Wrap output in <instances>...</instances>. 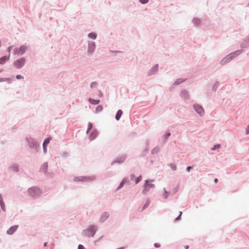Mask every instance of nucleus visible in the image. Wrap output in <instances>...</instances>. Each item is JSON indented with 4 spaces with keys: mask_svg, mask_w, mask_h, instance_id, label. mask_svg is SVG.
<instances>
[{
    "mask_svg": "<svg viewBox=\"0 0 249 249\" xmlns=\"http://www.w3.org/2000/svg\"><path fill=\"white\" fill-rule=\"evenodd\" d=\"M243 52V49H239L231 53H230L227 55L220 61V65L221 66H223L228 63L232 60H233L234 58L241 54Z\"/></svg>",
    "mask_w": 249,
    "mask_h": 249,
    "instance_id": "1",
    "label": "nucleus"
},
{
    "mask_svg": "<svg viewBox=\"0 0 249 249\" xmlns=\"http://www.w3.org/2000/svg\"><path fill=\"white\" fill-rule=\"evenodd\" d=\"M98 231V227L96 225L91 224L88 226V227L84 229L81 234L83 236L88 237H93Z\"/></svg>",
    "mask_w": 249,
    "mask_h": 249,
    "instance_id": "2",
    "label": "nucleus"
},
{
    "mask_svg": "<svg viewBox=\"0 0 249 249\" xmlns=\"http://www.w3.org/2000/svg\"><path fill=\"white\" fill-rule=\"evenodd\" d=\"M124 52L110 50V63L123 59Z\"/></svg>",
    "mask_w": 249,
    "mask_h": 249,
    "instance_id": "3",
    "label": "nucleus"
},
{
    "mask_svg": "<svg viewBox=\"0 0 249 249\" xmlns=\"http://www.w3.org/2000/svg\"><path fill=\"white\" fill-rule=\"evenodd\" d=\"M25 141L27 142L30 148L34 149L36 152H38L40 150L39 143L33 137H26Z\"/></svg>",
    "mask_w": 249,
    "mask_h": 249,
    "instance_id": "4",
    "label": "nucleus"
},
{
    "mask_svg": "<svg viewBox=\"0 0 249 249\" xmlns=\"http://www.w3.org/2000/svg\"><path fill=\"white\" fill-rule=\"evenodd\" d=\"M96 179V177L95 176H77L73 178V181L75 182H91Z\"/></svg>",
    "mask_w": 249,
    "mask_h": 249,
    "instance_id": "5",
    "label": "nucleus"
},
{
    "mask_svg": "<svg viewBox=\"0 0 249 249\" xmlns=\"http://www.w3.org/2000/svg\"><path fill=\"white\" fill-rule=\"evenodd\" d=\"M26 62V58L21 57L18 59H17L14 62L13 66L17 69H21L24 66Z\"/></svg>",
    "mask_w": 249,
    "mask_h": 249,
    "instance_id": "6",
    "label": "nucleus"
},
{
    "mask_svg": "<svg viewBox=\"0 0 249 249\" xmlns=\"http://www.w3.org/2000/svg\"><path fill=\"white\" fill-rule=\"evenodd\" d=\"M27 191L29 195L32 196L39 195L41 193L40 188L37 186L31 187L28 189Z\"/></svg>",
    "mask_w": 249,
    "mask_h": 249,
    "instance_id": "7",
    "label": "nucleus"
},
{
    "mask_svg": "<svg viewBox=\"0 0 249 249\" xmlns=\"http://www.w3.org/2000/svg\"><path fill=\"white\" fill-rule=\"evenodd\" d=\"M127 157V155L125 154L119 156L111 162L110 165H113L116 164H121L124 162Z\"/></svg>",
    "mask_w": 249,
    "mask_h": 249,
    "instance_id": "8",
    "label": "nucleus"
},
{
    "mask_svg": "<svg viewBox=\"0 0 249 249\" xmlns=\"http://www.w3.org/2000/svg\"><path fill=\"white\" fill-rule=\"evenodd\" d=\"M193 108L200 116L202 117L204 115L205 111L204 108L201 105L197 104H195L193 105Z\"/></svg>",
    "mask_w": 249,
    "mask_h": 249,
    "instance_id": "9",
    "label": "nucleus"
},
{
    "mask_svg": "<svg viewBox=\"0 0 249 249\" xmlns=\"http://www.w3.org/2000/svg\"><path fill=\"white\" fill-rule=\"evenodd\" d=\"M96 48L95 42L93 41L89 40L88 45V53L89 54H91L94 52Z\"/></svg>",
    "mask_w": 249,
    "mask_h": 249,
    "instance_id": "10",
    "label": "nucleus"
},
{
    "mask_svg": "<svg viewBox=\"0 0 249 249\" xmlns=\"http://www.w3.org/2000/svg\"><path fill=\"white\" fill-rule=\"evenodd\" d=\"M154 180V179H147L145 180L143 186L146 187L149 190L150 189L154 188L155 187V185L153 183H152V182H153Z\"/></svg>",
    "mask_w": 249,
    "mask_h": 249,
    "instance_id": "11",
    "label": "nucleus"
},
{
    "mask_svg": "<svg viewBox=\"0 0 249 249\" xmlns=\"http://www.w3.org/2000/svg\"><path fill=\"white\" fill-rule=\"evenodd\" d=\"M124 184H129V181L127 177H124L123 178L119 186L116 188V191H117L123 188Z\"/></svg>",
    "mask_w": 249,
    "mask_h": 249,
    "instance_id": "12",
    "label": "nucleus"
},
{
    "mask_svg": "<svg viewBox=\"0 0 249 249\" xmlns=\"http://www.w3.org/2000/svg\"><path fill=\"white\" fill-rule=\"evenodd\" d=\"M99 132L97 129L94 128L89 136V139L90 141L95 139L98 136Z\"/></svg>",
    "mask_w": 249,
    "mask_h": 249,
    "instance_id": "13",
    "label": "nucleus"
},
{
    "mask_svg": "<svg viewBox=\"0 0 249 249\" xmlns=\"http://www.w3.org/2000/svg\"><path fill=\"white\" fill-rule=\"evenodd\" d=\"M18 228V225H15L11 226L6 231V233L8 235H13L17 230Z\"/></svg>",
    "mask_w": 249,
    "mask_h": 249,
    "instance_id": "14",
    "label": "nucleus"
},
{
    "mask_svg": "<svg viewBox=\"0 0 249 249\" xmlns=\"http://www.w3.org/2000/svg\"><path fill=\"white\" fill-rule=\"evenodd\" d=\"M159 64H155L148 71V75H151L155 74L159 70Z\"/></svg>",
    "mask_w": 249,
    "mask_h": 249,
    "instance_id": "15",
    "label": "nucleus"
},
{
    "mask_svg": "<svg viewBox=\"0 0 249 249\" xmlns=\"http://www.w3.org/2000/svg\"><path fill=\"white\" fill-rule=\"evenodd\" d=\"M192 22L194 24V26L199 27L202 24V20L198 18L195 17L192 19Z\"/></svg>",
    "mask_w": 249,
    "mask_h": 249,
    "instance_id": "16",
    "label": "nucleus"
},
{
    "mask_svg": "<svg viewBox=\"0 0 249 249\" xmlns=\"http://www.w3.org/2000/svg\"><path fill=\"white\" fill-rule=\"evenodd\" d=\"M27 50L28 47L26 45H20L18 50V55H22L24 54Z\"/></svg>",
    "mask_w": 249,
    "mask_h": 249,
    "instance_id": "17",
    "label": "nucleus"
},
{
    "mask_svg": "<svg viewBox=\"0 0 249 249\" xmlns=\"http://www.w3.org/2000/svg\"><path fill=\"white\" fill-rule=\"evenodd\" d=\"M180 95L182 98H184L185 100H188L189 99V92L185 89H183L182 90H181Z\"/></svg>",
    "mask_w": 249,
    "mask_h": 249,
    "instance_id": "18",
    "label": "nucleus"
},
{
    "mask_svg": "<svg viewBox=\"0 0 249 249\" xmlns=\"http://www.w3.org/2000/svg\"><path fill=\"white\" fill-rule=\"evenodd\" d=\"M92 93V97L98 99L99 98H101L103 97V94L101 90H94L93 91Z\"/></svg>",
    "mask_w": 249,
    "mask_h": 249,
    "instance_id": "19",
    "label": "nucleus"
},
{
    "mask_svg": "<svg viewBox=\"0 0 249 249\" xmlns=\"http://www.w3.org/2000/svg\"><path fill=\"white\" fill-rule=\"evenodd\" d=\"M48 168V162H45L41 166L39 171L43 172L45 174H46L47 173Z\"/></svg>",
    "mask_w": 249,
    "mask_h": 249,
    "instance_id": "20",
    "label": "nucleus"
},
{
    "mask_svg": "<svg viewBox=\"0 0 249 249\" xmlns=\"http://www.w3.org/2000/svg\"><path fill=\"white\" fill-rule=\"evenodd\" d=\"M171 135V132L169 130H166L165 133L163 135L162 138L163 139V141L165 143L166 142Z\"/></svg>",
    "mask_w": 249,
    "mask_h": 249,
    "instance_id": "21",
    "label": "nucleus"
},
{
    "mask_svg": "<svg viewBox=\"0 0 249 249\" xmlns=\"http://www.w3.org/2000/svg\"><path fill=\"white\" fill-rule=\"evenodd\" d=\"M19 165L17 163H14L12 166L9 167V170L16 173L19 172Z\"/></svg>",
    "mask_w": 249,
    "mask_h": 249,
    "instance_id": "22",
    "label": "nucleus"
},
{
    "mask_svg": "<svg viewBox=\"0 0 249 249\" xmlns=\"http://www.w3.org/2000/svg\"><path fill=\"white\" fill-rule=\"evenodd\" d=\"M241 48H247L249 47V40L248 39V36L246 39H244L240 45Z\"/></svg>",
    "mask_w": 249,
    "mask_h": 249,
    "instance_id": "23",
    "label": "nucleus"
},
{
    "mask_svg": "<svg viewBox=\"0 0 249 249\" xmlns=\"http://www.w3.org/2000/svg\"><path fill=\"white\" fill-rule=\"evenodd\" d=\"M10 59L9 55H3L0 57V64L3 65Z\"/></svg>",
    "mask_w": 249,
    "mask_h": 249,
    "instance_id": "24",
    "label": "nucleus"
},
{
    "mask_svg": "<svg viewBox=\"0 0 249 249\" xmlns=\"http://www.w3.org/2000/svg\"><path fill=\"white\" fill-rule=\"evenodd\" d=\"M109 217V214L107 212L103 213L100 218V221L101 222H104Z\"/></svg>",
    "mask_w": 249,
    "mask_h": 249,
    "instance_id": "25",
    "label": "nucleus"
},
{
    "mask_svg": "<svg viewBox=\"0 0 249 249\" xmlns=\"http://www.w3.org/2000/svg\"><path fill=\"white\" fill-rule=\"evenodd\" d=\"M123 114V111L121 109H118L116 113L115 117L116 120L117 121H119L120 120Z\"/></svg>",
    "mask_w": 249,
    "mask_h": 249,
    "instance_id": "26",
    "label": "nucleus"
},
{
    "mask_svg": "<svg viewBox=\"0 0 249 249\" xmlns=\"http://www.w3.org/2000/svg\"><path fill=\"white\" fill-rule=\"evenodd\" d=\"M186 80L185 79H182L181 78H177L175 82L173 83L172 86H177L179 85V84L185 82Z\"/></svg>",
    "mask_w": 249,
    "mask_h": 249,
    "instance_id": "27",
    "label": "nucleus"
},
{
    "mask_svg": "<svg viewBox=\"0 0 249 249\" xmlns=\"http://www.w3.org/2000/svg\"><path fill=\"white\" fill-rule=\"evenodd\" d=\"M88 101L92 105H98L100 102V100L99 99H93L92 98H89L88 99Z\"/></svg>",
    "mask_w": 249,
    "mask_h": 249,
    "instance_id": "28",
    "label": "nucleus"
},
{
    "mask_svg": "<svg viewBox=\"0 0 249 249\" xmlns=\"http://www.w3.org/2000/svg\"><path fill=\"white\" fill-rule=\"evenodd\" d=\"M0 206L1 207V210L3 212L6 211V208H5V204L3 201L2 196L1 194H0Z\"/></svg>",
    "mask_w": 249,
    "mask_h": 249,
    "instance_id": "29",
    "label": "nucleus"
},
{
    "mask_svg": "<svg viewBox=\"0 0 249 249\" xmlns=\"http://www.w3.org/2000/svg\"><path fill=\"white\" fill-rule=\"evenodd\" d=\"M88 37L93 39L95 40L97 38V35L96 33L94 32H90L88 34Z\"/></svg>",
    "mask_w": 249,
    "mask_h": 249,
    "instance_id": "30",
    "label": "nucleus"
},
{
    "mask_svg": "<svg viewBox=\"0 0 249 249\" xmlns=\"http://www.w3.org/2000/svg\"><path fill=\"white\" fill-rule=\"evenodd\" d=\"M103 109V107L101 105H98L96 107L94 113H98L101 112Z\"/></svg>",
    "mask_w": 249,
    "mask_h": 249,
    "instance_id": "31",
    "label": "nucleus"
},
{
    "mask_svg": "<svg viewBox=\"0 0 249 249\" xmlns=\"http://www.w3.org/2000/svg\"><path fill=\"white\" fill-rule=\"evenodd\" d=\"M170 193L166 191L165 188H163V193L162 194V196L165 199H167L169 196Z\"/></svg>",
    "mask_w": 249,
    "mask_h": 249,
    "instance_id": "32",
    "label": "nucleus"
},
{
    "mask_svg": "<svg viewBox=\"0 0 249 249\" xmlns=\"http://www.w3.org/2000/svg\"><path fill=\"white\" fill-rule=\"evenodd\" d=\"M159 151L160 148L158 146H157L151 150V154L152 155H155L156 154H157L159 152Z\"/></svg>",
    "mask_w": 249,
    "mask_h": 249,
    "instance_id": "33",
    "label": "nucleus"
},
{
    "mask_svg": "<svg viewBox=\"0 0 249 249\" xmlns=\"http://www.w3.org/2000/svg\"><path fill=\"white\" fill-rule=\"evenodd\" d=\"M51 139H52L51 138H50V137H48V138H46V139H45L43 141V145L48 146V145L49 143V142H50Z\"/></svg>",
    "mask_w": 249,
    "mask_h": 249,
    "instance_id": "34",
    "label": "nucleus"
},
{
    "mask_svg": "<svg viewBox=\"0 0 249 249\" xmlns=\"http://www.w3.org/2000/svg\"><path fill=\"white\" fill-rule=\"evenodd\" d=\"M221 147V144L220 143H217L213 145V147H211V149L212 150H217Z\"/></svg>",
    "mask_w": 249,
    "mask_h": 249,
    "instance_id": "35",
    "label": "nucleus"
},
{
    "mask_svg": "<svg viewBox=\"0 0 249 249\" xmlns=\"http://www.w3.org/2000/svg\"><path fill=\"white\" fill-rule=\"evenodd\" d=\"M170 167L171 169L173 171H176L177 169V165L174 163H170Z\"/></svg>",
    "mask_w": 249,
    "mask_h": 249,
    "instance_id": "36",
    "label": "nucleus"
},
{
    "mask_svg": "<svg viewBox=\"0 0 249 249\" xmlns=\"http://www.w3.org/2000/svg\"><path fill=\"white\" fill-rule=\"evenodd\" d=\"M142 179V176L141 175H140L139 177H135V178H134V181L135 182V183L137 184L139 183L141 180Z\"/></svg>",
    "mask_w": 249,
    "mask_h": 249,
    "instance_id": "37",
    "label": "nucleus"
},
{
    "mask_svg": "<svg viewBox=\"0 0 249 249\" xmlns=\"http://www.w3.org/2000/svg\"><path fill=\"white\" fill-rule=\"evenodd\" d=\"M149 204H150L149 200H147L145 202V203L143 204V205L142 207V210H144L146 209L149 206Z\"/></svg>",
    "mask_w": 249,
    "mask_h": 249,
    "instance_id": "38",
    "label": "nucleus"
},
{
    "mask_svg": "<svg viewBox=\"0 0 249 249\" xmlns=\"http://www.w3.org/2000/svg\"><path fill=\"white\" fill-rule=\"evenodd\" d=\"M98 85V83L96 81H93L91 83H90V87L91 88V89H93L94 88H95Z\"/></svg>",
    "mask_w": 249,
    "mask_h": 249,
    "instance_id": "39",
    "label": "nucleus"
},
{
    "mask_svg": "<svg viewBox=\"0 0 249 249\" xmlns=\"http://www.w3.org/2000/svg\"><path fill=\"white\" fill-rule=\"evenodd\" d=\"M149 191V190L146 187L143 185V189L142 190V194L143 195H145L147 193V192Z\"/></svg>",
    "mask_w": 249,
    "mask_h": 249,
    "instance_id": "40",
    "label": "nucleus"
},
{
    "mask_svg": "<svg viewBox=\"0 0 249 249\" xmlns=\"http://www.w3.org/2000/svg\"><path fill=\"white\" fill-rule=\"evenodd\" d=\"M194 165H192L191 166H187L186 168V171L187 172H190L191 171V170L193 169H194Z\"/></svg>",
    "mask_w": 249,
    "mask_h": 249,
    "instance_id": "41",
    "label": "nucleus"
},
{
    "mask_svg": "<svg viewBox=\"0 0 249 249\" xmlns=\"http://www.w3.org/2000/svg\"><path fill=\"white\" fill-rule=\"evenodd\" d=\"M139 1L142 4H146L148 3L149 0H139Z\"/></svg>",
    "mask_w": 249,
    "mask_h": 249,
    "instance_id": "42",
    "label": "nucleus"
},
{
    "mask_svg": "<svg viewBox=\"0 0 249 249\" xmlns=\"http://www.w3.org/2000/svg\"><path fill=\"white\" fill-rule=\"evenodd\" d=\"M93 127V124L92 123L89 122L88 124V127L87 129H89L91 130Z\"/></svg>",
    "mask_w": 249,
    "mask_h": 249,
    "instance_id": "43",
    "label": "nucleus"
},
{
    "mask_svg": "<svg viewBox=\"0 0 249 249\" xmlns=\"http://www.w3.org/2000/svg\"><path fill=\"white\" fill-rule=\"evenodd\" d=\"M18 127L16 125H15L13 126V127L11 129V131L12 133H15L17 130L18 129Z\"/></svg>",
    "mask_w": 249,
    "mask_h": 249,
    "instance_id": "44",
    "label": "nucleus"
},
{
    "mask_svg": "<svg viewBox=\"0 0 249 249\" xmlns=\"http://www.w3.org/2000/svg\"><path fill=\"white\" fill-rule=\"evenodd\" d=\"M103 237H104V235H102L100 237H99L97 239L95 240L94 241V244L95 245H97V243L100 241L102 240V239L103 238Z\"/></svg>",
    "mask_w": 249,
    "mask_h": 249,
    "instance_id": "45",
    "label": "nucleus"
},
{
    "mask_svg": "<svg viewBox=\"0 0 249 249\" xmlns=\"http://www.w3.org/2000/svg\"><path fill=\"white\" fill-rule=\"evenodd\" d=\"M13 46H10V47H8L7 48V52H8V55H9V57H10V55H11V50L13 49Z\"/></svg>",
    "mask_w": 249,
    "mask_h": 249,
    "instance_id": "46",
    "label": "nucleus"
},
{
    "mask_svg": "<svg viewBox=\"0 0 249 249\" xmlns=\"http://www.w3.org/2000/svg\"><path fill=\"white\" fill-rule=\"evenodd\" d=\"M16 78L17 80H20L24 78V77L20 74H17L16 75Z\"/></svg>",
    "mask_w": 249,
    "mask_h": 249,
    "instance_id": "47",
    "label": "nucleus"
},
{
    "mask_svg": "<svg viewBox=\"0 0 249 249\" xmlns=\"http://www.w3.org/2000/svg\"><path fill=\"white\" fill-rule=\"evenodd\" d=\"M218 89V86L217 85H213V86H212V90L213 91H216Z\"/></svg>",
    "mask_w": 249,
    "mask_h": 249,
    "instance_id": "48",
    "label": "nucleus"
},
{
    "mask_svg": "<svg viewBox=\"0 0 249 249\" xmlns=\"http://www.w3.org/2000/svg\"><path fill=\"white\" fill-rule=\"evenodd\" d=\"M43 152L44 154H46L47 152V146L43 145Z\"/></svg>",
    "mask_w": 249,
    "mask_h": 249,
    "instance_id": "49",
    "label": "nucleus"
},
{
    "mask_svg": "<svg viewBox=\"0 0 249 249\" xmlns=\"http://www.w3.org/2000/svg\"><path fill=\"white\" fill-rule=\"evenodd\" d=\"M181 219V216L178 215L175 219V222H177L180 220Z\"/></svg>",
    "mask_w": 249,
    "mask_h": 249,
    "instance_id": "50",
    "label": "nucleus"
},
{
    "mask_svg": "<svg viewBox=\"0 0 249 249\" xmlns=\"http://www.w3.org/2000/svg\"><path fill=\"white\" fill-rule=\"evenodd\" d=\"M68 153L66 151L63 152L61 154V156L62 157H67L68 156Z\"/></svg>",
    "mask_w": 249,
    "mask_h": 249,
    "instance_id": "51",
    "label": "nucleus"
},
{
    "mask_svg": "<svg viewBox=\"0 0 249 249\" xmlns=\"http://www.w3.org/2000/svg\"><path fill=\"white\" fill-rule=\"evenodd\" d=\"M154 246L156 248H159L160 247L161 245L159 243H155L154 244Z\"/></svg>",
    "mask_w": 249,
    "mask_h": 249,
    "instance_id": "52",
    "label": "nucleus"
},
{
    "mask_svg": "<svg viewBox=\"0 0 249 249\" xmlns=\"http://www.w3.org/2000/svg\"><path fill=\"white\" fill-rule=\"evenodd\" d=\"M178 188H179V185H178L177 186H176L174 188V189H173L174 193H176V192H177L178 190Z\"/></svg>",
    "mask_w": 249,
    "mask_h": 249,
    "instance_id": "53",
    "label": "nucleus"
},
{
    "mask_svg": "<svg viewBox=\"0 0 249 249\" xmlns=\"http://www.w3.org/2000/svg\"><path fill=\"white\" fill-rule=\"evenodd\" d=\"M78 249H86V248L83 245L79 244L78 246Z\"/></svg>",
    "mask_w": 249,
    "mask_h": 249,
    "instance_id": "54",
    "label": "nucleus"
},
{
    "mask_svg": "<svg viewBox=\"0 0 249 249\" xmlns=\"http://www.w3.org/2000/svg\"><path fill=\"white\" fill-rule=\"evenodd\" d=\"M249 134V124L246 128V135Z\"/></svg>",
    "mask_w": 249,
    "mask_h": 249,
    "instance_id": "55",
    "label": "nucleus"
},
{
    "mask_svg": "<svg viewBox=\"0 0 249 249\" xmlns=\"http://www.w3.org/2000/svg\"><path fill=\"white\" fill-rule=\"evenodd\" d=\"M6 81V77H0V82Z\"/></svg>",
    "mask_w": 249,
    "mask_h": 249,
    "instance_id": "56",
    "label": "nucleus"
},
{
    "mask_svg": "<svg viewBox=\"0 0 249 249\" xmlns=\"http://www.w3.org/2000/svg\"><path fill=\"white\" fill-rule=\"evenodd\" d=\"M19 49V48H16L14 50V52L15 53V54H18V50Z\"/></svg>",
    "mask_w": 249,
    "mask_h": 249,
    "instance_id": "57",
    "label": "nucleus"
},
{
    "mask_svg": "<svg viewBox=\"0 0 249 249\" xmlns=\"http://www.w3.org/2000/svg\"><path fill=\"white\" fill-rule=\"evenodd\" d=\"M131 177V180H134V178H135V177H136L134 174H132L130 175Z\"/></svg>",
    "mask_w": 249,
    "mask_h": 249,
    "instance_id": "58",
    "label": "nucleus"
},
{
    "mask_svg": "<svg viewBox=\"0 0 249 249\" xmlns=\"http://www.w3.org/2000/svg\"><path fill=\"white\" fill-rule=\"evenodd\" d=\"M137 135V133L135 132H132L129 134V136H133Z\"/></svg>",
    "mask_w": 249,
    "mask_h": 249,
    "instance_id": "59",
    "label": "nucleus"
},
{
    "mask_svg": "<svg viewBox=\"0 0 249 249\" xmlns=\"http://www.w3.org/2000/svg\"><path fill=\"white\" fill-rule=\"evenodd\" d=\"M6 81H11V80H15L14 79H13L11 77H6Z\"/></svg>",
    "mask_w": 249,
    "mask_h": 249,
    "instance_id": "60",
    "label": "nucleus"
},
{
    "mask_svg": "<svg viewBox=\"0 0 249 249\" xmlns=\"http://www.w3.org/2000/svg\"><path fill=\"white\" fill-rule=\"evenodd\" d=\"M213 182L215 183H217L218 182V178H215L213 180Z\"/></svg>",
    "mask_w": 249,
    "mask_h": 249,
    "instance_id": "61",
    "label": "nucleus"
},
{
    "mask_svg": "<svg viewBox=\"0 0 249 249\" xmlns=\"http://www.w3.org/2000/svg\"><path fill=\"white\" fill-rule=\"evenodd\" d=\"M184 248H185V249H189V247H189V245H186L184 246Z\"/></svg>",
    "mask_w": 249,
    "mask_h": 249,
    "instance_id": "62",
    "label": "nucleus"
},
{
    "mask_svg": "<svg viewBox=\"0 0 249 249\" xmlns=\"http://www.w3.org/2000/svg\"><path fill=\"white\" fill-rule=\"evenodd\" d=\"M219 84V81H217V80H216V81H215V83H214V85L218 86Z\"/></svg>",
    "mask_w": 249,
    "mask_h": 249,
    "instance_id": "63",
    "label": "nucleus"
},
{
    "mask_svg": "<svg viewBox=\"0 0 249 249\" xmlns=\"http://www.w3.org/2000/svg\"><path fill=\"white\" fill-rule=\"evenodd\" d=\"M91 130L89 129H87L86 134H89Z\"/></svg>",
    "mask_w": 249,
    "mask_h": 249,
    "instance_id": "64",
    "label": "nucleus"
}]
</instances>
